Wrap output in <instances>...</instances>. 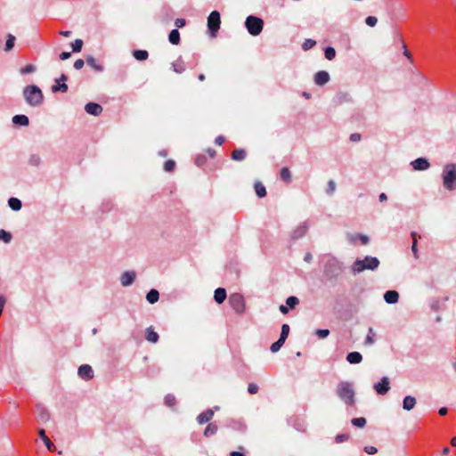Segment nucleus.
Segmentation results:
<instances>
[{
	"label": "nucleus",
	"instance_id": "nucleus-1",
	"mask_svg": "<svg viewBox=\"0 0 456 456\" xmlns=\"http://www.w3.org/2000/svg\"><path fill=\"white\" fill-rule=\"evenodd\" d=\"M344 264L337 257H330L323 265V275L327 281L335 283L344 272Z\"/></svg>",
	"mask_w": 456,
	"mask_h": 456
},
{
	"label": "nucleus",
	"instance_id": "nucleus-2",
	"mask_svg": "<svg viewBox=\"0 0 456 456\" xmlns=\"http://www.w3.org/2000/svg\"><path fill=\"white\" fill-rule=\"evenodd\" d=\"M380 261L376 256H365L363 258H356L351 265V272L354 275L360 274L364 271H376Z\"/></svg>",
	"mask_w": 456,
	"mask_h": 456
},
{
	"label": "nucleus",
	"instance_id": "nucleus-3",
	"mask_svg": "<svg viewBox=\"0 0 456 456\" xmlns=\"http://www.w3.org/2000/svg\"><path fill=\"white\" fill-rule=\"evenodd\" d=\"M23 98L30 107H39L43 104L44 94L39 86L36 85H28L23 88Z\"/></svg>",
	"mask_w": 456,
	"mask_h": 456
},
{
	"label": "nucleus",
	"instance_id": "nucleus-4",
	"mask_svg": "<svg viewBox=\"0 0 456 456\" xmlns=\"http://www.w3.org/2000/svg\"><path fill=\"white\" fill-rule=\"evenodd\" d=\"M336 394L346 405L353 406L355 403V392L350 382H340L337 386Z\"/></svg>",
	"mask_w": 456,
	"mask_h": 456
},
{
	"label": "nucleus",
	"instance_id": "nucleus-5",
	"mask_svg": "<svg viewBox=\"0 0 456 456\" xmlns=\"http://www.w3.org/2000/svg\"><path fill=\"white\" fill-rule=\"evenodd\" d=\"M444 187L448 191L456 190V164L449 163L444 167L443 174Z\"/></svg>",
	"mask_w": 456,
	"mask_h": 456
},
{
	"label": "nucleus",
	"instance_id": "nucleus-6",
	"mask_svg": "<svg viewBox=\"0 0 456 456\" xmlns=\"http://www.w3.org/2000/svg\"><path fill=\"white\" fill-rule=\"evenodd\" d=\"M245 28L249 35L256 37L261 34L264 28V20L256 15H248L245 20Z\"/></svg>",
	"mask_w": 456,
	"mask_h": 456
},
{
	"label": "nucleus",
	"instance_id": "nucleus-7",
	"mask_svg": "<svg viewBox=\"0 0 456 456\" xmlns=\"http://www.w3.org/2000/svg\"><path fill=\"white\" fill-rule=\"evenodd\" d=\"M221 15L218 11H212L208 17V29L212 37H216V33L220 28Z\"/></svg>",
	"mask_w": 456,
	"mask_h": 456
},
{
	"label": "nucleus",
	"instance_id": "nucleus-8",
	"mask_svg": "<svg viewBox=\"0 0 456 456\" xmlns=\"http://www.w3.org/2000/svg\"><path fill=\"white\" fill-rule=\"evenodd\" d=\"M229 304L231 307L239 314L245 311V299L240 293H233L229 297Z\"/></svg>",
	"mask_w": 456,
	"mask_h": 456
},
{
	"label": "nucleus",
	"instance_id": "nucleus-9",
	"mask_svg": "<svg viewBox=\"0 0 456 456\" xmlns=\"http://www.w3.org/2000/svg\"><path fill=\"white\" fill-rule=\"evenodd\" d=\"M310 224L308 221H304L292 230L289 237L292 240H297L303 238L308 232Z\"/></svg>",
	"mask_w": 456,
	"mask_h": 456
},
{
	"label": "nucleus",
	"instance_id": "nucleus-10",
	"mask_svg": "<svg viewBox=\"0 0 456 456\" xmlns=\"http://www.w3.org/2000/svg\"><path fill=\"white\" fill-rule=\"evenodd\" d=\"M373 387L378 395H387V392L390 390V380L388 377H382L379 382L374 384Z\"/></svg>",
	"mask_w": 456,
	"mask_h": 456
},
{
	"label": "nucleus",
	"instance_id": "nucleus-11",
	"mask_svg": "<svg viewBox=\"0 0 456 456\" xmlns=\"http://www.w3.org/2000/svg\"><path fill=\"white\" fill-rule=\"evenodd\" d=\"M411 166L415 171H425L430 167V163L427 158L419 157L412 160Z\"/></svg>",
	"mask_w": 456,
	"mask_h": 456
},
{
	"label": "nucleus",
	"instance_id": "nucleus-12",
	"mask_svg": "<svg viewBox=\"0 0 456 456\" xmlns=\"http://www.w3.org/2000/svg\"><path fill=\"white\" fill-rule=\"evenodd\" d=\"M136 278V273L134 271H126L120 276V283L123 287L131 286Z\"/></svg>",
	"mask_w": 456,
	"mask_h": 456
},
{
	"label": "nucleus",
	"instance_id": "nucleus-13",
	"mask_svg": "<svg viewBox=\"0 0 456 456\" xmlns=\"http://www.w3.org/2000/svg\"><path fill=\"white\" fill-rule=\"evenodd\" d=\"M77 374L81 379L90 380L94 377V370L89 364H82L78 367Z\"/></svg>",
	"mask_w": 456,
	"mask_h": 456
},
{
	"label": "nucleus",
	"instance_id": "nucleus-14",
	"mask_svg": "<svg viewBox=\"0 0 456 456\" xmlns=\"http://www.w3.org/2000/svg\"><path fill=\"white\" fill-rule=\"evenodd\" d=\"M37 418L38 421L46 423L50 420L51 415L48 410L41 404H37Z\"/></svg>",
	"mask_w": 456,
	"mask_h": 456
},
{
	"label": "nucleus",
	"instance_id": "nucleus-15",
	"mask_svg": "<svg viewBox=\"0 0 456 456\" xmlns=\"http://www.w3.org/2000/svg\"><path fill=\"white\" fill-rule=\"evenodd\" d=\"M314 80L317 86H322L330 80V77L329 72L325 70H320L315 73Z\"/></svg>",
	"mask_w": 456,
	"mask_h": 456
},
{
	"label": "nucleus",
	"instance_id": "nucleus-16",
	"mask_svg": "<svg viewBox=\"0 0 456 456\" xmlns=\"http://www.w3.org/2000/svg\"><path fill=\"white\" fill-rule=\"evenodd\" d=\"M85 110L86 113L96 117L102 112V107L99 103L91 102L86 104Z\"/></svg>",
	"mask_w": 456,
	"mask_h": 456
},
{
	"label": "nucleus",
	"instance_id": "nucleus-17",
	"mask_svg": "<svg viewBox=\"0 0 456 456\" xmlns=\"http://www.w3.org/2000/svg\"><path fill=\"white\" fill-rule=\"evenodd\" d=\"M353 100L351 95L346 92H338L333 98V102L336 105H340L345 102H351Z\"/></svg>",
	"mask_w": 456,
	"mask_h": 456
},
{
	"label": "nucleus",
	"instance_id": "nucleus-18",
	"mask_svg": "<svg viewBox=\"0 0 456 456\" xmlns=\"http://www.w3.org/2000/svg\"><path fill=\"white\" fill-rule=\"evenodd\" d=\"M214 416V410L213 409H208L205 411L201 412L197 417V421L200 425L206 424L209 422Z\"/></svg>",
	"mask_w": 456,
	"mask_h": 456
},
{
	"label": "nucleus",
	"instance_id": "nucleus-19",
	"mask_svg": "<svg viewBox=\"0 0 456 456\" xmlns=\"http://www.w3.org/2000/svg\"><path fill=\"white\" fill-rule=\"evenodd\" d=\"M383 297L387 304L394 305L399 300V293L396 290H387L384 293Z\"/></svg>",
	"mask_w": 456,
	"mask_h": 456
},
{
	"label": "nucleus",
	"instance_id": "nucleus-20",
	"mask_svg": "<svg viewBox=\"0 0 456 456\" xmlns=\"http://www.w3.org/2000/svg\"><path fill=\"white\" fill-rule=\"evenodd\" d=\"M12 124L19 126H28L29 125L28 117L24 114H17L12 118Z\"/></svg>",
	"mask_w": 456,
	"mask_h": 456
},
{
	"label": "nucleus",
	"instance_id": "nucleus-21",
	"mask_svg": "<svg viewBox=\"0 0 456 456\" xmlns=\"http://www.w3.org/2000/svg\"><path fill=\"white\" fill-rule=\"evenodd\" d=\"M38 435H39L41 440L43 441V443L45 444V445L46 446L48 451L53 452L55 450V445L47 437V436L45 435V430L44 428H39Z\"/></svg>",
	"mask_w": 456,
	"mask_h": 456
},
{
	"label": "nucleus",
	"instance_id": "nucleus-22",
	"mask_svg": "<svg viewBox=\"0 0 456 456\" xmlns=\"http://www.w3.org/2000/svg\"><path fill=\"white\" fill-rule=\"evenodd\" d=\"M416 403L417 401L414 396L406 395L403 400V409L404 411H410L415 407Z\"/></svg>",
	"mask_w": 456,
	"mask_h": 456
},
{
	"label": "nucleus",
	"instance_id": "nucleus-23",
	"mask_svg": "<svg viewBox=\"0 0 456 456\" xmlns=\"http://www.w3.org/2000/svg\"><path fill=\"white\" fill-rule=\"evenodd\" d=\"M86 61L87 65L94 69L95 71L102 72L104 70L103 66L100 64L94 56L87 55Z\"/></svg>",
	"mask_w": 456,
	"mask_h": 456
},
{
	"label": "nucleus",
	"instance_id": "nucleus-24",
	"mask_svg": "<svg viewBox=\"0 0 456 456\" xmlns=\"http://www.w3.org/2000/svg\"><path fill=\"white\" fill-rule=\"evenodd\" d=\"M346 361L351 364H358L362 361V355L356 351L350 352L346 355Z\"/></svg>",
	"mask_w": 456,
	"mask_h": 456
},
{
	"label": "nucleus",
	"instance_id": "nucleus-25",
	"mask_svg": "<svg viewBox=\"0 0 456 456\" xmlns=\"http://www.w3.org/2000/svg\"><path fill=\"white\" fill-rule=\"evenodd\" d=\"M145 338L147 341L155 344L159 341V336L152 327H149L145 330Z\"/></svg>",
	"mask_w": 456,
	"mask_h": 456
},
{
	"label": "nucleus",
	"instance_id": "nucleus-26",
	"mask_svg": "<svg viewBox=\"0 0 456 456\" xmlns=\"http://www.w3.org/2000/svg\"><path fill=\"white\" fill-rule=\"evenodd\" d=\"M227 297L225 289L217 288L214 292V299L217 304H222Z\"/></svg>",
	"mask_w": 456,
	"mask_h": 456
},
{
	"label": "nucleus",
	"instance_id": "nucleus-27",
	"mask_svg": "<svg viewBox=\"0 0 456 456\" xmlns=\"http://www.w3.org/2000/svg\"><path fill=\"white\" fill-rule=\"evenodd\" d=\"M8 207L13 211H20L22 208V202L16 197H11L8 200Z\"/></svg>",
	"mask_w": 456,
	"mask_h": 456
},
{
	"label": "nucleus",
	"instance_id": "nucleus-28",
	"mask_svg": "<svg viewBox=\"0 0 456 456\" xmlns=\"http://www.w3.org/2000/svg\"><path fill=\"white\" fill-rule=\"evenodd\" d=\"M159 299V292L156 289H150L146 294V300L150 304H155Z\"/></svg>",
	"mask_w": 456,
	"mask_h": 456
},
{
	"label": "nucleus",
	"instance_id": "nucleus-29",
	"mask_svg": "<svg viewBox=\"0 0 456 456\" xmlns=\"http://www.w3.org/2000/svg\"><path fill=\"white\" fill-rule=\"evenodd\" d=\"M247 156L246 151L244 149H235L231 155L232 159L235 161H242L245 159Z\"/></svg>",
	"mask_w": 456,
	"mask_h": 456
},
{
	"label": "nucleus",
	"instance_id": "nucleus-30",
	"mask_svg": "<svg viewBox=\"0 0 456 456\" xmlns=\"http://www.w3.org/2000/svg\"><path fill=\"white\" fill-rule=\"evenodd\" d=\"M171 65L175 73L181 74L185 70V65L182 58H178L175 61L172 62Z\"/></svg>",
	"mask_w": 456,
	"mask_h": 456
},
{
	"label": "nucleus",
	"instance_id": "nucleus-31",
	"mask_svg": "<svg viewBox=\"0 0 456 456\" xmlns=\"http://www.w3.org/2000/svg\"><path fill=\"white\" fill-rule=\"evenodd\" d=\"M168 41L175 45L180 43V32L177 28H174L170 31L168 35Z\"/></svg>",
	"mask_w": 456,
	"mask_h": 456
},
{
	"label": "nucleus",
	"instance_id": "nucleus-32",
	"mask_svg": "<svg viewBox=\"0 0 456 456\" xmlns=\"http://www.w3.org/2000/svg\"><path fill=\"white\" fill-rule=\"evenodd\" d=\"M254 189L257 197L264 198L266 195V189L261 182L256 181L254 183Z\"/></svg>",
	"mask_w": 456,
	"mask_h": 456
},
{
	"label": "nucleus",
	"instance_id": "nucleus-33",
	"mask_svg": "<svg viewBox=\"0 0 456 456\" xmlns=\"http://www.w3.org/2000/svg\"><path fill=\"white\" fill-rule=\"evenodd\" d=\"M218 428L215 423H208L204 430V436L207 437L212 436L217 433Z\"/></svg>",
	"mask_w": 456,
	"mask_h": 456
},
{
	"label": "nucleus",
	"instance_id": "nucleus-34",
	"mask_svg": "<svg viewBox=\"0 0 456 456\" xmlns=\"http://www.w3.org/2000/svg\"><path fill=\"white\" fill-rule=\"evenodd\" d=\"M133 56L137 61H142L148 59L149 53L146 50H134Z\"/></svg>",
	"mask_w": 456,
	"mask_h": 456
},
{
	"label": "nucleus",
	"instance_id": "nucleus-35",
	"mask_svg": "<svg viewBox=\"0 0 456 456\" xmlns=\"http://www.w3.org/2000/svg\"><path fill=\"white\" fill-rule=\"evenodd\" d=\"M52 92L53 93H57V92H61V93H66L69 89L68 87V85L66 83H55L53 86H52Z\"/></svg>",
	"mask_w": 456,
	"mask_h": 456
},
{
	"label": "nucleus",
	"instance_id": "nucleus-36",
	"mask_svg": "<svg viewBox=\"0 0 456 456\" xmlns=\"http://www.w3.org/2000/svg\"><path fill=\"white\" fill-rule=\"evenodd\" d=\"M355 239H359L362 245H367L370 242L369 236L365 234H355V235H350V240L351 242H354Z\"/></svg>",
	"mask_w": 456,
	"mask_h": 456
},
{
	"label": "nucleus",
	"instance_id": "nucleus-37",
	"mask_svg": "<svg viewBox=\"0 0 456 456\" xmlns=\"http://www.w3.org/2000/svg\"><path fill=\"white\" fill-rule=\"evenodd\" d=\"M15 37L12 34H8L7 35V38H6V42H5V46H4V51L5 52H9L11 51L13 46H14V44H15Z\"/></svg>",
	"mask_w": 456,
	"mask_h": 456
},
{
	"label": "nucleus",
	"instance_id": "nucleus-38",
	"mask_svg": "<svg viewBox=\"0 0 456 456\" xmlns=\"http://www.w3.org/2000/svg\"><path fill=\"white\" fill-rule=\"evenodd\" d=\"M281 178L285 183L291 182V173L288 167H282L280 173Z\"/></svg>",
	"mask_w": 456,
	"mask_h": 456
},
{
	"label": "nucleus",
	"instance_id": "nucleus-39",
	"mask_svg": "<svg viewBox=\"0 0 456 456\" xmlns=\"http://www.w3.org/2000/svg\"><path fill=\"white\" fill-rule=\"evenodd\" d=\"M299 304V299L296 296H289L286 299V305L289 309H294Z\"/></svg>",
	"mask_w": 456,
	"mask_h": 456
},
{
	"label": "nucleus",
	"instance_id": "nucleus-40",
	"mask_svg": "<svg viewBox=\"0 0 456 456\" xmlns=\"http://www.w3.org/2000/svg\"><path fill=\"white\" fill-rule=\"evenodd\" d=\"M351 423L356 428H362L366 426L367 421L365 418L360 417L352 419Z\"/></svg>",
	"mask_w": 456,
	"mask_h": 456
},
{
	"label": "nucleus",
	"instance_id": "nucleus-41",
	"mask_svg": "<svg viewBox=\"0 0 456 456\" xmlns=\"http://www.w3.org/2000/svg\"><path fill=\"white\" fill-rule=\"evenodd\" d=\"M12 239V235L10 232L4 229L0 230V240L4 241V243H10Z\"/></svg>",
	"mask_w": 456,
	"mask_h": 456
},
{
	"label": "nucleus",
	"instance_id": "nucleus-42",
	"mask_svg": "<svg viewBox=\"0 0 456 456\" xmlns=\"http://www.w3.org/2000/svg\"><path fill=\"white\" fill-rule=\"evenodd\" d=\"M324 55H325V58L329 61H331L335 58L336 56V50L334 47L332 46H327L325 49H324Z\"/></svg>",
	"mask_w": 456,
	"mask_h": 456
},
{
	"label": "nucleus",
	"instance_id": "nucleus-43",
	"mask_svg": "<svg viewBox=\"0 0 456 456\" xmlns=\"http://www.w3.org/2000/svg\"><path fill=\"white\" fill-rule=\"evenodd\" d=\"M289 330L290 329H289V324H287V323L282 324L279 338L283 340V341H286V339L288 338L289 334Z\"/></svg>",
	"mask_w": 456,
	"mask_h": 456
},
{
	"label": "nucleus",
	"instance_id": "nucleus-44",
	"mask_svg": "<svg viewBox=\"0 0 456 456\" xmlns=\"http://www.w3.org/2000/svg\"><path fill=\"white\" fill-rule=\"evenodd\" d=\"M41 162H42L41 158L37 154H32V155H30V157L28 159V164L33 167H39Z\"/></svg>",
	"mask_w": 456,
	"mask_h": 456
},
{
	"label": "nucleus",
	"instance_id": "nucleus-45",
	"mask_svg": "<svg viewBox=\"0 0 456 456\" xmlns=\"http://www.w3.org/2000/svg\"><path fill=\"white\" fill-rule=\"evenodd\" d=\"M83 40L81 39H76L74 42L71 43V48L73 53H79L81 52L83 48Z\"/></svg>",
	"mask_w": 456,
	"mask_h": 456
},
{
	"label": "nucleus",
	"instance_id": "nucleus-46",
	"mask_svg": "<svg viewBox=\"0 0 456 456\" xmlns=\"http://www.w3.org/2000/svg\"><path fill=\"white\" fill-rule=\"evenodd\" d=\"M374 337H375L374 330H373V328L370 327V328H369L368 335L365 338L364 344L365 345H372L375 341Z\"/></svg>",
	"mask_w": 456,
	"mask_h": 456
},
{
	"label": "nucleus",
	"instance_id": "nucleus-47",
	"mask_svg": "<svg viewBox=\"0 0 456 456\" xmlns=\"http://www.w3.org/2000/svg\"><path fill=\"white\" fill-rule=\"evenodd\" d=\"M285 341L278 338L277 341H275L274 343H273L270 346V350L272 353H277L281 348V346L284 345Z\"/></svg>",
	"mask_w": 456,
	"mask_h": 456
},
{
	"label": "nucleus",
	"instance_id": "nucleus-48",
	"mask_svg": "<svg viewBox=\"0 0 456 456\" xmlns=\"http://www.w3.org/2000/svg\"><path fill=\"white\" fill-rule=\"evenodd\" d=\"M330 331L328 329H317L315 330V335L320 339H324L330 335Z\"/></svg>",
	"mask_w": 456,
	"mask_h": 456
},
{
	"label": "nucleus",
	"instance_id": "nucleus-49",
	"mask_svg": "<svg viewBox=\"0 0 456 456\" xmlns=\"http://www.w3.org/2000/svg\"><path fill=\"white\" fill-rule=\"evenodd\" d=\"M316 45L315 40L314 39H305V42L302 44V49L304 51L310 50Z\"/></svg>",
	"mask_w": 456,
	"mask_h": 456
},
{
	"label": "nucleus",
	"instance_id": "nucleus-50",
	"mask_svg": "<svg viewBox=\"0 0 456 456\" xmlns=\"http://www.w3.org/2000/svg\"><path fill=\"white\" fill-rule=\"evenodd\" d=\"M175 167V162L173 159H168L165 162L164 170L166 172H172Z\"/></svg>",
	"mask_w": 456,
	"mask_h": 456
},
{
	"label": "nucleus",
	"instance_id": "nucleus-51",
	"mask_svg": "<svg viewBox=\"0 0 456 456\" xmlns=\"http://www.w3.org/2000/svg\"><path fill=\"white\" fill-rule=\"evenodd\" d=\"M165 404L168 407H173L175 403V395L168 394L165 396Z\"/></svg>",
	"mask_w": 456,
	"mask_h": 456
},
{
	"label": "nucleus",
	"instance_id": "nucleus-52",
	"mask_svg": "<svg viewBox=\"0 0 456 456\" xmlns=\"http://www.w3.org/2000/svg\"><path fill=\"white\" fill-rule=\"evenodd\" d=\"M36 71V67L32 64H28L20 69L22 75L30 74Z\"/></svg>",
	"mask_w": 456,
	"mask_h": 456
},
{
	"label": "nucleus",
	"instance_id": "nucleus-53",
	"mask_svg": "<svg viewBox=\"0 0 456 456\" xmlns=\"http://www.w3.org/2000/svg\"><path fill=\"white\" fill-rule=\"evenodd\" d=\"M336 190V183L333 180H330L327 184L326 193L331 195Z\"/></svg>",
	"mask_w": 456,
	"mask_h": 456
},
{
	"label": "nucleus",
	"instance_id": "nucleus-54",
	"mask_svg": "<svg viewBox=\"0 0 456 456\" xmlns=\"http://www.w3.org/2000/svg\"><path fill=\"white\" fill-rule=\"evenodd\" d=\"M349 439L348 434H338L335 436V442L337 444L346 442Z\"/></svg>",
	"mask_w": 456,
	"mask_h": 456
},
{
	"label": "nucleus",
	"instance_id": "nucleus-55",
	"mask_svg": "<svg viewBox=\"0 0 456 456\" xmlns=\"http://www.w3.org/2000/svg\"><path fill=\"white\" fill-rule=\"evenodd\" d=\"M411 251L416 259L419 257V250H418V241L417 239H414V241H412L411 245Z\"/></svg>",
	"mask_w": 456,
	"mask_h": 456
},
{
	"label": "nucleus",
	"instance_id": "nucleus-56",
	"mask_svg": "<svg viewBox=\"0 0 456 456\" xmlns=\"http://www.w3.org/2000/svg\"><path fill=\"white\" fill-rule=\"evenodd\" d=\"M207 161V158L204 155H199L195 158V164L198 167L203 166Z\"/></svg>",
	"mask_w": 456,
	"mask_h": 456
},
{
	"label": "nucleus",
	"instance_id": "nucleus-57",
	"mask_svg": "<svg viewBox=\"0 0 456 456\" xmlns=\"http://www.w3.org/2000/svg\"><path fill=\"white\" fill-rule=\"evenodd\" d=\"M378 22V19L374 16H368L365 20V23L370 27H374Z\"/></svg>",
	"mask_w": 456,
	"mask_h": 456
},
{
	"label": "nucleus",
	"instance_id": "nucleus-58",
	"mask_svg": "<svg viewBox=\"0 0 456 456\" xmlns=\"http://www.w3.org/2000/svg\"><path fill=\"white\" fill-rule=\"evenodd\" d=\"M258 391V386L255 383H249L248 386V392L250 394V395H255L256 394Z\"/></svg>",
	"mask_w": 456,
	"mask_h": 456
},
{
	"label": "nucleus",
	"instance_id": "nucleus-59",
	"mask_svg": "<svg viewBox=\"0 0 456 456\" xmlns=\"http://www.w3.org/2000/svg\"><path fill=\"white\" fill-rule=\"evenodd\" d=\"M364 452L368 454L373 455L378 452V449L375 446L368 445L364 447Z\"/></svg>",
	"mask_w": 456,
	"mask_h": 456
},
{
	"label": "nucleus",
	"instance_id": "nucleus-60",
	"mask_svg": "<svg viewBox=\"0 0 456 456\" xmlns=\"http://www.w3.org/2000/svg\"><path fill=\"white\" fill-rule=\"evenodd\" d=\"M186 24V20L183 18H177L175 20V25L177 27V28H183L184 27Z\"/></svg>",
	"mask_w": 456,
	"mask_h": 456
},
{
	"label": "nucleus",
	"instance_id": "nucleus-61",
	"mask_svg": "<svg viewBox=\"0 0 456 456\" xmlns=\"http://www.w3.org/2000/svg\"><path fill=\"white\" fill-rule=\"evenodd\" d=\"M85 65V61L84 60L82 59H77L75 62H74V68L76 69H81Z\"/></svg>",
	"mask_w": 456,
	"mask_h": 456
},
{
	"label": "nucleus",
	"instance_id": "nucleus-62",
	"mask_svg": "<svg viewBox=\"0 0 456 456\" xmlns=\"http://www.w3.org/2000/svg\"><path fill=\"white\" fill-rule=\"evenodd\" d=\"M71 56V53L69 52H62L60 53L59 57L61 61H66Z\"/></svg>",
	"mask_w": 456,
	"mask_h": 456
},
{
	"label": "nucleus",
	"instance_id": "nucleus-63",
	"mask_svg": "<svg viewBox=\"0 0 456 456\" xmlns=\"http://www.w3.org/2000/svg\"><path fill=\"white\" fill-rule=\"evenodd\" d=\"M362 138V135L358 133H354V134H351L350 135V140L352 142H359Z\"/></svg>",
	"mask_w": 456,
	"mask_h": 456
},
{
	"label": "nucleus",
	"instance_id": "nucleus-64",
	"mask_svg": "<svg viewBox=\"0 0 456 456\" xmlns=\"http://www.w3.org/2000/svg\"><path fill=\"white\" fill-rule=\"evenodd\" d=\"M279 310L282 314H287L289 311V308L286 305H281L279 306Z\"/></svg>",
	"mask_w": 456,
	"mask_h": 456
}]
</instances>
